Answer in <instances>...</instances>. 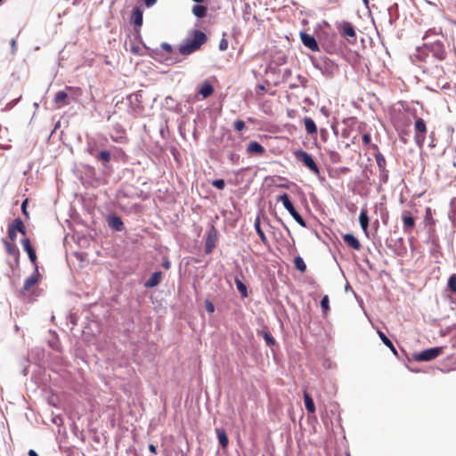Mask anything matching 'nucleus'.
<instances>
[{
    "label": "nucleus",
    "instance_id": "nucleus-1",
    "mask_svg": "<svg viewBox=\"0 0 456 456\" xmlns=\"http://www.w3.org/2000/svg\"><path fill=\"white\" fill-rule=\"evenodd\" d=\"M207 35L200 30H193L191 37H187L184 42L179 46V53L182 55H189L200 49V47L207 42Z\"/></svg>",
    "mask_w": 456,
    "mask_h": 456
},
{
    "label": "nucleus",
    "instance_id": "nucleus-2",
    "mask_svg": "<svg viewBox=\"0 0 456 456\" xmlns=\"http://www.w3.org/2000/svg\"><path fill=\"white\" fill-rule=\"evenodd\" d=\"M278 201L282 202L284 208L289 211L294 220L302 227H305L306 224L300 214L294 208L291 200H289V196L287 193H283L279 196Z\"/></svg>",
    "mask_w": 456,
    "mask_h": 456
},
{
    "label": "nucleus",
    "instance_id": "nucleus-3",
    "mask_svg": "<svg viewBox=\"0 0 456 456\" xmlns=\"http://www.w3.org/2000/svg\"><path fill=\"white\" fill-rule=\"evenodd\" d=\"M414 141L416 144L421 148L426 141V134L428 132L426 122L423 118L416 117L414 124Z\"/></svg>",
    "mask_w": 456,
    "mask_h": 456
},
{
    "label": "nucleus",
    "instance_id": "nucleus-4",
    "mask_svg": "<svg viewBox=\"0 0 456 456\" xmlns=\"http://www.w3.org/2000/svg\"><path fill=\"white\" fill-rule=\"evenodd\" d=\"M297 160L301 161L307 168H309L314 175L320 174V168L314 158L305 151H297L295 152Z\"/></svg>",
    "mask_w": 456,
    "mask_h": 456
},
{
    "label": "nucleus",
    "instance_id": "nucleus-5",
    "mask_svg": "<svg viewBox=\"0 0 456 456\" xmlns=\"http://www.w3.org/2000/svg\"><path fill=\"white\" fill-rule=\"evenodd\" d=\"M441 354H442L441 347H434V348L426 349V350L420 352L419 354H415L414 359L416 361H419V362H427V361H430V360L436 358Z\"/></svg>",
    "mask_w": 456,
    "mask_h": 456
},
{
    "label": "nucleus",
    "instance_id": "nucleus-6",
    "mask_svg": "<svg viewBox=\"0 0 456 456\" xmlns=\"http://www.w3.org/2000/svg\"><path fill=\"white\" fill-rule=\"evenodd\" d=\"M403 230L406 234H411L415 228L416 221L409 210L402 212Z\"/></svg>",
    "mask_w": 456,
    "mask_h": 456
},
{
    "label": "nucleus",
    "instance_id": "nucleus-7",
    "mask_svg": "<svg viewBox=\"0 0 456 456\" xmlns=\"http://www.w3.org/2000/svg\"><path fill=\"white\" fill-rule=\"evenodd\" d=\"M127 100L130 103V108H131L133 113L138 114L142 111V110H143V107L142 105V94L140 91L129 94L127 96Z\"/></svg>",
    "mask_w": 456,
    "mask_h": 456
},
{
    "label": "nucleus",
    "instance_id": "nucleus-8",
    "mask_svg": "<svg viewBox=\"0 0 456 456\" xmlns=\"http://www.w3.org/2000/svg\"><path fill=\"white\" fill-rule=\"evenodd\" d=\"M340 34L347 38H353L354 41L356 38V32L354 26L348 21H342L337 26Z\"/></svg>",
    "mask_w": 456,
    "mask_h": 456
},
{
    "label": "nucleus",
    "instance_id": "nucleus-9",
    "mask_svg": "<svg viewBox=\"0 0 456 456\" xmlns=\"http://www.w3.org/2000/svg\"><path fill=\"white\" fill-rule=\"evenodd\" d=\"M21 244L23 246L24 250L28 253L30 262L32 263L34 267H36V265H37V257L36 250L34 249V248L31 245L30 240L28 238H25L21 240Z\"/></svg>",
    "mask_w": 456,
    "mask_h": 456
},
{
    "label": "nucleus",
    "instance_id": "nucleus-10",
    "mask_svg": "<svg viewBox=\"0 0 456 456\" xmlns=\"http://www.w3.org/2000/svg\"><path fill=\"white\" fill-rule=\"evenodd\" d=\"M430 52L433 56L439 61H443L446 57V53L444 45L441 42H435L430 45Z\"/></svg>",
    "mask_w": 456,
    "mask_h": 456
},
{
    "label": "nucleus",
    "instance_id": "nucleus-11",
    "mask_svg": "<svg viewBox=\"0 0 456 456\" xmlns=\"http://www.w3.org/2000/svg\"><path fill=\"white\" fill-rule=\"evenodd\" d=\"M300 38H301V41L304 44V45L306 46L307 48H309L310 50H312V51L319 50L318 44H317L315 38L312 35H309L305 32H301Z\"/></svg>",
    "mask_w": 456,
    "mask_h": 456
},
{
    "label": "nucleus",
    "instance_id": "nucleus-12",
    "mask_svg": "<svg viewBox=\"0 0 456 456\" xmlns=\"http://www.w3.org/2000/svg\"><path fill=\"white\" fill-rule=\"evenodd\" d=\"M39 272H38V266L36 265L34 273L28 277L23 284L22 290L28 291L34 285H36L39 281Z\"/></svg>",
    "mask_w": 456,
    "mask_h": 456
},
{
    "label": "nucleus",
    "instance_id": "nucleus-13",
    "mask_svg": "<svg viewBox=\"0 0 456 456\" xmlns=\"http://www.w3.org/2000/svg\"><path fill=\"white\" fill-rule=\"evenodd\" d=\"M107 222L109 226L117 232H121L125 229L123 221L118 216L112 215L108 216Z\"/></svg>",
    "mask_w": 456,
    "mask_h": 456
},
{
    "label": "nucleus",
    "instance_id": "nucleus-14",
    "mask_svg": "<svg viewBox=\"0 0 456 456\" xmlns=\"http://www.w3.org/2000/svg\"><path fill=\"white\" fill-rule=\"evenodd\" d=\"M359 223L360 225L366 234L368 236V227H369V216H368V209L366 208H362L361 209L360 215H359Z\"/></svg>",
    "mask_w": 456,
    "mask_h": 456
},
{
    "label": "nucleus",
    "instance_id": "nucleus-15",
    "mask_svg": "<svg viewBox=\"0 0 456 456\" xmlns=\"http://www.w3.org/2000/svg\"><path fill=\"white\" fill-rule=\"evenodd\" d=\"M343 240L347 246L355 250H360L362 248L360 241L351 233L345 234L343 236Z\"/></svg>",
    "mask_w": 456,
    "mask_h": 456
},
{
    "label": "nucleus",
    "instance_id": "nucleus-16",
    "mask_svg": "<svg viewBox=\"0 0 456 456\" xmlns=\"http://www.w3.org/2000/svg\"><path fill=\"white\" fill-rule=\"evenodd\" d=\"M199 94L203 99L208 98L214 94V87L209 82L205 81L201 84L199 89Z\"/></svg>",
    "mask_w": 456,
    "mask_h": 456
},
{
    "label": "nucleus",
    "instance_id": "nucleus-17",
    "mask_svg": "<svg viewBox=\"0 0 456 456\" xmlns=\"http://www.w3.org/2000/svg\"><path fill=\"white\" fill-rule=\"evenodd\" d=\"M216 231L213 229V231L209 232L208 234V238L206 240V245H205V251L207 254H209L212 252L213 248L216 246Z\"/></svg>",
    "mask_w": 456,
    "mask_h": 456
},
{
    "label": "nucleus",
    "instance_id": "nucleus-18",
    "mask_svg": "<svg viewBox=\"0 0 456 456\" xmlns=\"http://www.w3.org/2000/svg\"><path fill=\"white\" fill-rule=\"evenodd\" d=\"M162 278V273L161 272H155L151 274V276L146 281L144 286L146 288H153L158 286Z\"/></svg>",
    "mask_w": 456,
    "mask_h": 456
},
{
    "label": "nucleus",
    "instance_id": "nucleus-19",
    "mask_svg": "<svg viewBox=\"0 0 456 456\" xmlns=\"http://www.w3.org/2000/svg\"><path fill=\"white\" fill-rule=\"evenodd\" d=\"M3 244L4 246L5 251L8 255L18 257L20 255L19 248H17L15 242H10L7 240H3Z\"/></svg>",
    "mask_w": 456,
    "mask_h": 456
},
{
    "label": "nucleus",
    "instance_id": "nucleus-20",
    "mask_svg": "<svg viewBox=\"0 0 456 456\" xmlns=\"http://www.w3.org/2000/svg\"><path fill=\"white\" fill-rule=\"evenodd\" d=\"M68 94L64 91H59L54 95V103L56 104V108H61L64 105L68 104L67 102Z\"/></svg>",
    "mask_w": 456,
    "mask_h": 456
},
{
    "label": "nucleus",
    "instance_id": "nucleus-21",
    "mask_svg": "<svg viewBox=\"0 0 456 456\" xmlns=\"http://www.w3.org/2000/svg\"><path fill=\"white\" fill-rule=\"evenodd\" d=\"M247 151L248 153L262 155L265 153V150L259 142L253 141L248 144Z\"/></svg>",
    "mask_w": 456,
    "mask_h": 456
},
{
    "label": "nucleus",
    "instance_id": "nucleus-22",
    "mask_svg": "<svg viewBox=\"0 0 456 456\" xmlns=\"http://www.w3.org/2000/svg\"><path fill=\"white\" fill-rule=\"evenodd\" d=\"M254 227L256 231V233L258 234V236L260 237L261 239V241L265 244V245H267L268 244V240L264 232V231L262 230L261 228V220H260V216H257L255 219V222H254Z\"/></svg>",
    "mask_w": 456,
    "mask_h": 456
},
{
    "label": "nucleus",
    "instance_id": "nucleus-23",
    "mask_svg": "<svg viewBox=\"0 0 456 456\" xmlns=\"http://www.w3.org/2000/svg\"><path fill=\"white\" fill-rule=\"evenodd\" d=\"M132 20L135 26L141 27L142 25V11L139 7H134L133 9Z\"/></svg>",
    "mask_w": 456,
    "mask_h": 456
},
{
    "label": "nucleus",
    "instance_id": "nucleus-24",
    "mask_svg": "<svg viewBox=\"0 0 456 456\" xmlns=\"http://www.w3.org/2000/svg\"><path fill=\"white\" fill-rule=\"evenodd\" d=\"M375 159L380 172L383 173L385 176H387V170L386 169L387 161L385 157L380 152H378L375 154Z\"/></svg>",
    "mask_w": 456,
    "mask_h": 456
},
{
    "label": "nucleus",
    "instance_id": "nucleus-25",
    "mask_svg": "<svg viewBox=\"0 0 456 456\" xmlns=\"http://www.w3.org/2000/svg\"><path fill=\"white\" fill-rule=\"evenodd\" d=\"M9 225H11V227H12V229L15 232H19L22 235L26 234V227L23 221L20 218H15Z\"/></svg>",
    "mask_w": 456,
    "mask_h": 456
},
{
    "label": "nucleus",
    "instance_id": "nucleus-26",
    "mask_svg": "<svg viewBox=\"0 0 456 456\" xmlns=\"http://www.w3.org/2000/svg\"><path fill=\"white\" fill-rule=\"evenodd\" d=\"M304 124L305 130L309 134H314L317 133V126L311 118L305 117L304 118Z\"/></svg>",
    "mask_w": 456,
    "mask_h": 456
},
{
    "label": "nucleus",
    "instance_id": "nucleus-27",
    "mask_svg": "<svg viewBox=\"0 0 456 456\" xmlns=\"http://www.w3.org/2000/svg\"><path fill=\"white\" fill-rule=\"evenodd\" d=\"M216 433L218 438V441L223 448H226L229 443L228 437L226 436V433L224 429L223 428H216Z\"/></svg>",
    "mask_w": 456,
    "mask_h": 456
},
{
    "label": "nucleus",
    "instance_id": "nucleus-28",
    "mask_svg": "<svg viewBox=\"0 0 456 456\" xmlns=\"http://www.w3.org/2000/svg\"><path fill=\"white\" fill-rule=\"evenodd\" d=\"M304 401H305V409L307 410V411L309 413H314L315 406H314V400L312 399V397L308 395V393L306 391L304 392Z\"/></svg>",
    "mask_w": 456,
    "mask_h": 456
},
{
    "label": "nucleus",
    "instance_id": "nucleus-29",
    "mask_svg": "<svg viewBox=\"0 0 456 456\" xmlns=\"http://www.w3.org/2000/svg\"><path fill=\"white\" fill-rule=\"evenodd\" d=\"M191 12L197 18H204L207 16L208 8L201 4H196L192 7Z\"/></svg>",
    "mask_w": 456,
    "mask_h": 456
},
{
    "label": "nucleus",
    "instance_id": "nucleus-30",
    "mask_svg": "<svg viewBox=\"0 0 456 456\" xmlns=\"http://www.w3.org/2000/svg\"><path fill=\"white\" fill-rule=\"evenodd\" d=\"M378 334L382 340V342L392 351L395 355H397V350L393 345L392 341L380 330L378 331Z\"/></svg>",
    "mask_w": 456,
    "mask_h": 456
},
{
    "label": "nucleus",
    "instance_id": "nucleus-31",
    "mask_svg": "<svg viewBox=\"0 0 456 456\" xmlns=\"http://www.w3.org/2000/svg\"><path fill=\"white\" fill-rule=\"evenodd\" d=\"M235 284H236L237 289L240 293L241 297H248V289H247V286L242 282V281L240 280L239 278H235Z\"/></svg>",
    "mask_w": 456,
    "mask_h": 456
},
{
    "label": "nucleus",
    "instance_id": "nucleus-32",
    "mask_svg": "<svg viewBox=\"0 0 456 456\" xmlns=\"http://www.w3.org/2000/svg\"><path fill=\"white\" fill-rule=\"evenodd\" d=\"M295 266L301 273H305L306 271V265L304 259L301 256H296L294 259Z\"/></svg>",
    "mask_w": 456,
    "mask_h": 456
},
{
    "label": "nucleus",
    "instance_id": "nucleus-33",
    "mask_svg": "<svg viewBox=\"0 0 456 456\" xmlns=\"http://www.w3.org/2000/svg\"><path fill=\"white\" fill-rule=\"evenodd\" d=\"M450 208L449 218L454 223L456 221V197L450 201Z\"/></svg>",
    "mask_w": 456,
    "mask_h": 456
},
{
    "label": "nucleus",
    "instance_id": "nucleus-34",
    "mask_svg": "<svg viewBox=\"0 0 456 456\" xmlns=\"http://www.w3.org/2000/svg\"><path fill=\"white\" fill-rule=\"evenodd\" d=\"M96 158L103 163H108L110 160V153L107 151H102L98 153Z\"/></svg>",
    "mask_w": 456,
    "mask_h": 456
},
{
    "label": "nucleus",
    "instance_id": "nucleus-35",
    "mask_svg": "<svg viewBox=\"0 0 456 456\" xmlns=\"http://www.w3.org/2000/svg\"><path fill=\"white\" fill-rule=\"evenodd\" d=\"M448 288L453 293H456V274H452L448 280Z\"/></svg>",
    "mask_w": 456,
    "mask_h": 456
},
{
    "label": "nucleus",
    "instance_id": "nucleus-36",
    "mask_svg": "<svg viewBox=\"0 0 456 456\" xmlns=\"http://www.w3.org/2000/svg\"><path fill=\"white\" fill-rule=\"evenodd\" d=\"M321 306L322 308L323 314H326L330 310V300L328 296H324L321 300Z\"/></svg>",
    "mask_w": 456,
    "mask_h": 456
},
{
    "label": "nucleus",
    "instance_id": "nucleus-37",
    "mask_svg": "<svg viewBox=\"0 0 456 456\" xmlns=\"http://www.w3.org/2000/svg\"><path fill=\"white\" fill-rule=\"evenodd\" d=\"M263 337H264L267 346H272L275 344V339L269 332L263 331Z\"/></svg>",
    "mask_w": 456,
    "mask_h": 456
},
{
    "label": "nucleus",
    "instance_id": "nucleus-38",
    "mask_svg": "<svg viewBox=\"0 0 456 456\" xmlns=\"http://www.w3.org/2000/svg\"><path fill=\"white\" fill-rule=\"evenodd\" d=\"M233 126L236 131L240 132L245 128V122L241 119H238L234 122Z\"/></svg>",
    "mask_w": 456,
    "mask_h": 456
},
{
    "label": "nucleus",
    "instance_id": "nucleus-39",
    "mask_svg": "<svg viewBox=\"0 0 456 456\" xmlns=\"http://www.w3.org/2000/svg\"><path fill=\"white\" fill-rule=\"evenodd\" d=\"M8 237L10 242H15L17 237V232H15L11 225L8 226Z\"/></svg>",
    "mask_w": 456,
    "mask_h": 456
},
{
    "label": "nucleus",
    "instance_id": "nucleus-40",
    "mask_svg": "<svg viewBox=\"0 0 456 456\" xmlns=\"http://www.w3.org/2000/svg\"><path fill=\"white\" fill-rule=\"evenodd\" d=\"M212 185L219 190H223L225 186V183L223 179H216L212 182Z\"/></svg>",
    "mask_w": 456,
    "mask_h": 456
},
{
    "label": "nucleus",
    "instance_id": "nucleus-41",
    "mask_svg": "<svg viewBox=\"0 0 456 456\" xmlns=\"http://www.w3.org/2000/svg\"><path fill=\"white\" fill-rule=\"evenodd\" d=\"M28 199H25L22 203H21V211H22V214L28 218V212L27 210V207H28Z\"/></svg>",
    "mask_w": 456,
    "mask_h": 456
},
{
    "label": "nucleus",
    "instance_id": "nucleus-42",
    "mask_svg": "<svg viewBox=\"0 0 456 456\" xmlns=\"http://www.w3.org/2000/svg\"><path fill=\"white\" fill-rule=\"evenodd\" d=\"M228 41L225 38H222L219 42V50L220 51H225L228 48Z\"/></svg>",
    "mask_w": 456,
    "mask_h": 456
},
{
    "label": "nucleus",
    "instance_id": "nucleus-43",
    "mask_svg": "<svg viewBox=\"0 0 456 456\" xmlns=\"http://www.w3.org/2000/svg\"><path fill=\"white\" fill-rule=\"evenodd\" d=\"M426 222L429 224H434V220L431 215V209L429 208H428L426 210Z\"/></svg>",
    "mask_w": 456,
    "mask_h": 456
},
{
    "label": "nucleus",
    "instance_id": "nucleus-44",
    "mask_svg": "<svg viewBox=\"0 0 456 456\" xmlns=\"http://www.w3.org/2000/svg\"><path fill=\"white\" fill-rule=\"evenodd\" d=\"M370 140H371V138H370V134H364L362 135V142H363L364 144H366V145H367V144H370Z\"/></svg>",
    "mask_w": 456,
    "mask_h": 456
},
{
    "label": "nucleus",
    "instance_id": "nucleus-45",
    "mask_svg": "<svg viewBox=\"0 0 456 456\" xmlns=\"http://www.w3.org/2000/svg\"><path fill=\"white\" fill-rule=\"evenodd\" d=\"M161 47L163 50H165L167 53H172V46L167 43H163L161 45Z\"/></svg>",
    "mask_w": 456,
    "mask_h": 456
},
{
    "label": "nucleus",
    "instance_id": "nucleus-46",
    "mask_svg": "<svg viewBox=\"0 0 456 456\" xmlns=\"http://www.w3.org/2000/svg\"><path fill=\"white\" fill-rule=\"evenodd\" d=\"M206 309L209 313H213L215 311V307H214L213 304L208 301L206 304Z\"/></svg>",
    "mask_w": 456,
    "mask_h": 456
},
{
    "label": "nucleus",
    "instance_id": "nucleus-47",
    "mask_svg": "<svg viewBox=\"0 0 456 456\" xmlns=\"http://www.w3.org/2000/svg\"><path fill=\"white\" fill-rule=\"evenodd\" d=\"M144 1V4L147 7H151L152 5H154L158 0H143Z\"/></svg>",
    "mask_w": 456,
    "mask_h": 456
},
{
    "label": "nucleus",
    "instance_id": "nucleus-48",
    "mask_svg": "<svg viewBox=\"0 0 456 456\" xmlns=\"http://www.w3.org/2000/svg\"><path fill=\"white\" fill-rule=\"evenodd\" d=\"M149 450H150L151 452H152L154 454L157 453V447L154 444H151L149 445Z\"/></svg>",
    "mask_w": 456,
    "mask_h": 456
},
{
    "label": "nucleus",
    "instance_id": "nucleus-49",
    "mask_svg": "<svg viewBox=\"0 0 456 456\" xmlns=\"http://www.w3.org/2000/svg\"><path fill=\"white\" fill-rule=\"evenodd\" d=\"M28 455L29 456H38V454L34 450H29Z\"/></svg>",
    "mask_w": 456,
    "mask_h": 456
},
{
    "label": "nucleus",
    "instance_id": "nucleus-50",
    "mask_svg": "<svg viewBox=\"0 0 456 456\" xmlns=\"http://www.w3.org/2000/svg\"><path fill=\"white\" fill-rule=\"evenodd\" d=\"M230 159L232 160L238 159L239 156L237 154H235V153H232Z\"/></svg>",
    "mask_w": 456,
    "mask_h": 456
},
{
    "label": "nucleus",
    "instance_id": "nucleus-51",
    "mask_svg": "<svg viewBox=\"0 0 456 456\" xmlns=\"http://www.w3.org/2000/svg\"><path fill=\"white\" fill-rule=\"evenodd\" d=\"M163 266H164V268L168 269V268L170 267V264H169V262H168V261L165 262V263L163 264Z\"/></svg>",
    "mask_w": 456,
    "mask_h": 456
},
{
    "label": "nucleus",
    "instance_id": "nucleus-52",
    "mask_svg": "<svg viewBox=\"0 0 456 456\" xmlns=\"http://www.w3.org/2000/svg\"><path fill=\"white\" fill-rule=\"evenodd\" d=\"M192 1L195 3H198V4H202L205 2V0H192Z\"/></svg>",
    "mask_w": 456,
    "mask_h": 456
},
{
    "label": "nucleus",
    "instance_id": "nucleus-53",
    "mask_svg": "<svg viewBox=\"0 0 456 456\" xmlns=\"http://www.w3.org/2000/svg\"><path fill=\"white\" fill-rule=\"evenodd\" d=\"M410 123H411V120L409 118H407L403 125L408 126Z\"/></svg>",
    "mask_w": 456,
    "mask_h": 456
},
{
    "label": "nucleus",
    "instance_id": "nucleus-54",
    "mask_svg": "<svg viewBox=\"0 0 456 456\" xmlns=\"http://www.w3.org/2000/svg\"><path fill=\"white\" fill-rule=\"evenodd\" d=\"M259 88H260L261 90H265V86H259Z\"/></svg>",
    "mask_w": 456,
    "mask_h": 456
},
{
    "label": "nucleus",
    "instance_id": "nucleus-55",
    "mask_svg": "<svg viewBox=\"0 0 456 456\" xmlns=\"http://www.w3.org/2000/svg\"><path fill=\"white\" fill-rule=\"evenodd\" d=\"M3 0H0V3L2 2Z\"/></svg>",
    "mask_w": 456,
    "mask_h": 456
}]
</instances>
